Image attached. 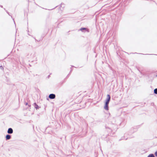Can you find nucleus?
<instances>
[{"label": "nucleus", "mask_w": 157, "mask_h": 157, "mask_svg": "<svg viewBox=\"0 0 157 157\" xmlns=\"http://www.w3.org/2000/svg\"><path fill=\"white\" fill-rule=\"evenodd\" d=\"M110 100V96L108 94L107 95V98L105 100V105L104 107V109L106 110H109L108 105Z\"/></svg>", "instance_id": "nucleus-1"}, {"label": "nucleus", "mask_w": 157, "mask_h": 157, "mask_svg": "<svg viewBox=\"0 0 157 157\" xmlns=\"http://www.w3.org/2000/svg\"><path fill=\"white\" fill-rule=\"evenodd\" d=\"M49 97L50 99H54L55 98V95L53 94H51L49 95Z\"/></svg>", "instance_id": "nucleus-2"}, {"label": "nucleus", "mask_w": 157, "mask_h": 157, "mask_svg": "<svg viewBox=\"0 0 157 157\" xmlns=\"http://www.w3.org/2000/svg\"><path fill=\"white\" fill-rule=\"evenodd\" d=\"M7 132L8 133L12 134L13 132V130L12 128H9L8 129Z\"/></svg>", "instance_id": "nucleus-3"}, {"label": "nucleus", "mask_w": 157, "mask_h": 157, "mask_svg": "<svg viewBox=\"0 0 157 157\" xmlns=\"http://www.w3.org/2000/svg\"><path fill=\"white\" fill-rule=\"evenodd\" d=\"M6 140H9L11 136L10 135H7L6 136Z\"/></svg>", "instance_id": "nucleus-4"}, {"label": "nucleus", "mask_w": 157, "mask_h": 157, "mask_svg": "<svg viewBox=\"0 0 157 157\" xmlns=\"http://www.w3.org/2000/svg\"><path fill=\"white\" fill-rule=\"evenodd\" d=\"M147 157H155L153 154H151L149 155Z\"/></svg>", "instance_id": "nucleus-5"}, {"label": "nucleus", "mask_w": 157, "mask_h": 157, "mask_svg": "<svg viewBox=\"0 0 157 157\" xmlns=\"http://www.w3.org/2000/svg\"><path fill=\"white\" fill-rule=\"evenodd\" d=\"M154 93L155 94H157V89H155L154 90Z\"/></svg>", "instance_id": "nucleus-6"}, {"label": "nucleus", "mask_w": 157, "mask_h": 157, "mask_svg": "<svg viewBox=\"0 0 157 157\" xmlns=\"http://www.w3.org/2000/svg\"><path fill=\"white\" fill-rule=\"evenodd\" d=\"M155 156H157V151L155 152Z\"/></svg>", "instance_id": "nucleus-7"}, {"label": "nucleus", "mask_w": 157, "mask_h": 157, "mask_svg": "<svg viewBox=\"0 0 157 157\" xmlns=\"http://www.w3.org/2000/svg\"><path fill=\"white\" fill-rule=\"evenodd\" d=\"M86 29L85 28H82L80 29V30H84V29Z\"/></svg>", "instance_id": "nucleus-8"}, {"label": "nucleus", "mask_w": 157, "mask_h": 157, "mask_svg": "<svg viewBox=\"0 0 157 157\" xmlns=\"http://www.w3.org/2000/svg\"><path fill=\"white\" fill-rule=\"evenodd\" d=\"M38 106L37 105H36V109H37L38 108Z\"/></svg>", "instance_id": "nucleus-9"}, {"label": "nucleus", "mask_w": 157, "mask_h": 157, "mask_svg": "<svg viewBox=\"0 0 157 157\" xmlns=\"http://www.w3.org/2000/svg\"><path fill=\"white\" fill-rule=\"evenodd\" d=\"M27 104H28V103H26V105H27Z\"/></svg>", "instance_id": "nucleus-10"}]
</instances>
